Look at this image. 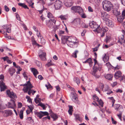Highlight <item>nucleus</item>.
<instances>
[{
  "label": "nucleus",
  "instance_id": "nucleus-39",
  "mask_svg": "<svg viewBox=\"0 0 125 125\" xmlns=\"http://www.w3.org/2000/svg\"><path fill=\"white\" fill-rule=\"evenodd\" d=\"M27 1L28 3L29 6L31 7L32 8H33V5L34 4V3L32 2L31 1Z\"/></svg>",
  "mask_w": 125,
  "mask_h": 125
},
{
  "label": "nucleus",
  "instance_id": "nucleus-36",
  "mask_svg": "<svg viewBox=\"0 0 125 125\" xmlns=\"http://www.w3.org/2000/svg\"><path fill=\"white\" fill-rule=\"evenodd\" d=\"M38 105L41 106L42 107V108L43 109H45L46 108L45 105L42 103H39L38 104Z\"/></svg>",
  "mask_w": 125,
  "mask_h": 125
},
{
  "label": "nucleus",
  "instance_id": "nucleus-9",
  "mask_svg": "<svg viewBox=\"0 0 125 125\" xmlns=\"http://www.w3.org/2000/svg\"><path fill=\"white\" fill-rule=\"evenodd\" d=\"M118 43L121 44H123L124 46H125V40L124 39V35H122L119 37Z\"/></svg>",
  "mask_w": 125,
  "mask_h": 125
},
{
  "label": "nucleus",
  "instance_id": "nucleus-45",
  "mask_svg": "<svg viewBox=\"0 0 125 125\" xmlns=\"http://www.w3.org/2000/svg\"><path fill=\"white\" fill-rule=\"evenodd\" d=\"M122 111H120V114L119 115H117V116H118L119 118L121 120H122L121 117Z\"/></svg>",
  "mask_w": 125,
  "mask_h": 125
},
{
  "label": "nucleus",
  "instance_id": "nucleus-3",
  "mask_svg": "<svg viewBox=\"0 0 125 125\" xmlns=\"http://www.w3.org/2000/svg\"><path fill=\"white\" fill-rule=\"evenodd\" d=\"M101 67L102 66H97L96 65L94 66L93 69V70L92 72V74L95 78H98L100 76L97 75L96 74V72L98 70L100 71Z\"/></svg>",
  "mask_w": 125,
  "mask_h": 125
},
{
  "label": "nucleus",
  "instance_id": "nucleus-26",
  "mask_svg": "<svg viewBox=\"0 0 125 125\" xmlns=\"http://www.w3.org/2000/svg\"><path fill=\"white\" fill-rule=\"evenodd\" d=\"M15 70L13 68H9L8 70V72L10 73L11 76H12L13 74L15 72Z\"/></svg>",
  "mask_w": 125,
  "mask_h": 125
},
{
  "label": "nucleus",
  "instance_id": "nucleus-6",
  "mask_svg": "<svg viewBox=\"0 0 125 125\" xmlns=\"http://www.w3.org/2000/svg\"><path fill=\"white\" fill-rule=\"evenodd\" d=\"M16 100L14 99H11L10 100V102L8 103V108H11L14 109L16 107V105L15 104V101Z\"/></svg>",
  "mask_w": 125,
  "mask_h": 125
},
{
  "label": "nucleus",
  "instance_id": "nucleus-47",
  "mask_svg": "<svg viewBox=\"0 0 125 125\" xmlns=\"http://www.w3.org/2000/svg\"><path fill=\"white\" fill-rule=\"evenodd\" d=\"M99 103V104L101 106L103 107V103L102 100L100 99L99 100H98V101H97Z\"/></svg>",
  "mask_w": 125,
  "mask_h": 125
},
{
  "label": "nucleus",
  "instance_id": "nucleus-64",
  "mask_svg": "<svg viewBox=\"0 0 125 125\" xmlns=\"http://www.w3.org/2000/svg\"><path fill=\"white\" fill-rule=\"evenodd\" d=\"M1 58L3 59L4 61H5L7 60L8 58V57L7 56H6L5 57H2Z\"/></svg>",
  "mask_w": 125,
  "mask_h": 125
},
{
  "label": "nucleus",
  "instance_id": "nucleus-62",
  "mask_svg": "<svg viewBox=\"0 0 125 125\" xmlns=\"http://www.w3.org/2000/svg\"><path fill=\"white\" fill-rule=\"evenodd\" d=\"M29 108L30 109V110L31 112H32V110L33 109V107L32 106H28Z\"/></svg>",
  "mask_w": 125,
  "mask_h": 125
},
{
  "label": "nucleus",
  "instance_id": "nucleus-14",
  "mask_svg": "<svg viewBox=\"0 0 125 125\" xmlns=\"http://www.w3.org/2000/svg\"><path fill=\"white\" fill-rule=\"evenodd\" d=\"M92 28L94 29V31H96L98 33H100L101 31V28L100 26L96 24L95 22V24L94 25Z\"/></svg>",
  "mask_w": 125,
  "mask_h": 125
},
{
  "label": "nucleus",
  "instance_id": "nucleus-28",
  "mask_svg": "<svg viewBox=\"0 0 125 125\" xmlns=\"http://www.w3.org/2000/svg\"><path fill=\"white\" fill-rule=\"evenodd\" d=\"M103 59L104 62H107L109 60V57L106 54H105L104 56L103 57Z\"/></svg>",
  "mask_w": 125,
  "mask_h": 125
},
{
  "label": "nucleus",
  "instance_id": "nucleus-17",
  "mask_svg": "<svg viewBox=\"0 0 125 125\" xmlns=\"http://www.w3.org/2000/svg\"><path fill=\"white\" fill-rule=\"evenodd\" d=\"M73 23L75 26H79L80 24V20L79 18H76L74 20Z\"/></svg>",
  "mask_w": 125,
  "mask_h": 125
},
{
  "label": "nucleus",
  "instance_id": "nucleus-51",
  "mask_svg": "<svg viewBox=\"0 0 125 125\" xmlns=\"http://www.w3.org/2000/svg\"><path fill=\"white\" fill-rule=\"evenodd\" d=\"M42 113L43 116L44 115H49V114L47 112H41Z\"/></svg>",
  "mask_w": 125,
  "mask_h": 125
},
{
  "label": "nucleus",
  "instance_id": "nucleus-31",
  "mask_svg": "<svg viewBox=\"0 0 125 125\" xmlns=\"http://www.w3.org/2000/svg\"><path fill=\"white\" fill-rule=\"evenodd\" d=\"M18 4L19 6L22 7L25 9H29V8L27 7V6L24 3H18Z\"/></svg>",
  "mask_w": 125,
  "mask_h": 125
},
{
  "label": "nucleus",
  "instance_id": "nucleus-59",
  "mask_svg": "<svg viewBox=\"0 0 125 125\" xmlns=\"http://www.w3.org/2000/svg\"><path fill=\"white\" fill-rule=\"evenodd\" d=\"M104 87V85L102 83H100V88L102 89V90H103V88Z\"/></svg>",
  "mask_w": 125,
  "mask_h": 125
},
{
  "label": "nucleus",
  "instance_id": "nucleus-42",
  "mask_svg": "<svg viewBox=\"0 0 125 125\" xmlns=\"http://www.w3.org/2000/svg\"><path fill=\"white\" fill-rule=\"evenodd\" d=\"M34 101L36 104H37L38 103L39 104V103H41V99L40 98H38V99L35 98Z\"/></svg>",
  "mask_w": 125,
  "mask_h": 125
},
{
  "label": "nucleus",
  "instance_id": "nucleus-1",
  "mask_svg": "<svg viewBox=\"0 0 125 125\" xmlns=\"http://www.w3.org/2000/svg\"><path fill=\"white\" fill-rule=\"evenodd\" d=\"M102 3L103 7L105 10L109 11L113 9V5L110 1L105 0Z\"/></svg>",
  "mask_w": 125,
  "mask_h": 125
},
{
  "label": "nucleus",
  "instance_id": "nucleus-23",
  "mask_svg": "<svg viewBox=\"0 0 125 125\" xmlns=\"http://www.w3.org/2000/svg\"><path fill=\"white\" fill-rule=\"evenodd\" d=\"M33 86H32L30 89H28L27 90V91H28V94L29 95H30L31 93L33 95H34V94L36 92V91L33 90L31 89L33 88Z\"/></svg>",
  "mask_w": 125,
  "mask_h": 125
},
{
  "label": "nucleus",
  "instance_id": "nucleus-34",
  "mask_svg": "<svg viewBox=\"0 0 125 125\" xmlns=\"http://www.w3.org/2000/svg\"><path fill=\"white\" fill-rule=\"evenodd\" d=\"M108 30V28L106 27H103L102 28V29H101V32L103 31L104 32H106Z\"/></svg>",
  "mask_w": 125,
  "mask_h": 125
},
{
  "label": "nucleus",
  "instance_id": "nucleus-61",
  "mask_svg": "<svg viewBox=\"0 0 125 125\" xmlns=\"http://www.w3.org/2000/svg\"><path fill=\"white\" fill-rule=\"evenodd\" d=\"M38 1L37 2V3L40 2L42 3V4H44V2L43 0H37Z\"/></svg>",
  "mask_w": 125,
  "mask_h": 125
},
{
  "label": "nucleus",
  "instance_id": "nucleus-32",
  "mask_svg": "<svg viewBox=\"0 0 125 125\" xmlns=\"http://www.w3.org/2000/svg\"><path fill=\"white\" fill-rule=\"evenodd\" d=\"M19 115L20 118L21 119H22L23 118V110H21L19 113Z\"/></svg>",
  "mask_w": 125,
  "mask_h": 125
},
{
  "label": "nucleus",
  "instance_id": "nucleus-50",
  "mask_svg": "<svg viewBox=\"0 0 125 125\" xmlns=\"http://www.w3.org/2000/svg\"><path fill=\"white\" fill-rule=\"evenodd\" d=\"M93 98L94 100H96L97 101H98L99 98L97 96H96L95 95H94L93 96Z\"/></svg>",
  "mask_w": 125,
  "mask_h": 125
},
{
  "label": "nucleus",
  "instance_id": "nucleus-63",
  "mask_svg": "<svg viewBox=\"0 0 125 125\" xmlns=\"http://www.w3.org/2000/svg\"><path fill=\"white\" fill-rule=\"evenodd\" d=\"M22 104L20 102H19L18 104V108H21L22 106Z\"/></svg>",
  "mask_w": 125,
  "mask_h": 125
},
{
  "label": "nucleus",
  "instance_id": "nucleus-29",
  "mask_svg": "<svg viewBox=\"0 0 125 125\" xmlns=\"http://www.w3.org/2000/svg\"><path fill=\"white\" fill-rule=\"evenodd\" d=\"M41 112V111L39 112H37L36 114L37 116L40 119L43 116L42 113Z\"/></svg>",
  "mask_w": 125,
  "mask_h": 125
},
{
  "label": "nucleus",
  "instance_id": "nucleus-56",
  "mask_svg": "<svg viewBox=\"0 0 125 125\" xmlns=\"http://www.w3.org/2000/svg\"><path fill=\"white\" fill-rule=\"evenodd\" d=\"M82 26L83 27L87 28L88 27V25H86L84 23H82Z\"/></svg>",
  "mask_w": 125,
  "mask_h": 125
},
{
  "label": "nucleus",
  "instance_id": "nucleus-10",
  "mask_svg": "<svg viewBox=\"0 0 125 125\" xmlns=\"http://www.w3.org/2000/svg\"><path fill=\"white\" fill-rule=\"evenodd\" d=\"M71 98L72 101L75 103H77L78 98L77 95L75 93H72L71 95Z\"/></svg>",
  "mask_w": 125,
  "mask_h": 125
},
{
  "label": "nucleus",
  "instance_id": "nucleus-38",
  "mask_svg": "<svg viewBox=\"0 0 125 125\" xmlns=\"http://www.w3.org/2000/svg\"><path fill=\"white\" fill-rule=\"evenodd\" d=\"M73 4V2L71 1H70L69 2H68V3H66V6L68 7H71Z\"/></svg>",
  "mask_w": 125,
  "mask_h": 125
},
{
  "label": "nucleus",
  "instance_id": "nucleus-20",
  "mask_svg": "<svg viewBox=\"0 0 125 125\" xmlns=\"http://www.w3.org/2000/svg\"><path fill=\"white\" fill-rule=\"evenodd\" d=\"M46 25L48 27L50 28H53L54 26L52 22L50 20L47 23Z\"/></svg>",
  "mask_w": 125,
  "mask_h": 125
},
{
  "label": "nucleus",
  "instance_id": "nucleus-49",
  "mask_svg": "<svg viewBox=\"0 0 125 125\" xmlns=\"http://www.w3.org/2000/svg\"><path fill=\"white\" fill-rule=\"evenodd\" d=\"M37 35L39 38L40 39L43 37L41 34L40 32L38 31L37 32Z\"/></svg>",
  "mask_w": 125,
  "mask_h": 125
},
{
  "label": "nucleus",
  "instance_id": "nucleus-13",
  "mask_svg": "<svg viewBox=\"0 0 125 125\" xmlns=\"http://www.w3.org/2000/svg\"><path fill=\"white\" fill-rule=\"evenodd\" d=\"M109 17V15L106 13H101V18L104 21H107L108 20Z\"/></svg>",
  "mask_w": 125,
  "mask_h": 125
},
{
  "label": "nucleus",
  "instance_id": "nucleus-33",
  "mask_svg": "<svg viewBox=\"0 0 125 125\" xmlns=\"http://www.w3.org/2000/svg\"><path fill=\"white\" fill-rule=\"evenodd\" d=\"M27 121L29 123H33V121L32 119V117H31L27 118Z\"/></svg>",
  "mask_w": 125,
  "mask_h": 125
},
{
  "label": "nucleus",
  "instance_id": "nucleus-22",
  "mask_svg": "<svg viewBox=\"0 0 125 125\" xmlns=\"http://www.w3.org/2000/svg\"><path fill=\"white\" fill-rule=\"evenodd\" d=\"M115 109L117 111L119 110V111H121L123 110V108L120 107V105L118 104H116L114 106Z\"/></svg>",
  "mask_w": 125,
  "mask_h": 125
},
{
  "label": "nucleus",
  "instance_id": "nucleus-37",
  "mask_svg": "<svg viewBox=\"0 0 125 125\" xmlns=\"http://www.w3.org/2000/svg\"><path fill=\"white\" fill-rule=\"evenodd\" d=\"M78 51L77 50H76L72 54V56L75 58L77 57V54L78 53Z\"/></svg>",
  "mask_w": 125,
  "mask_h": 125
},
{
  "label": "nucleus",
  "instance_id": "nucleus-55",
  "mask_svg": "<svg viewBox=\"0 0 125 125\" xmlns=\"http://www.w3.org/2000/svg\"><path fill=\"white\" fill-rule=\"evenodd\" d=\"M4 9L5 11L7 12H8L9 10V8L6 5L4 6Z\"/></svg>",
  "mask_w": 125,
  "mask_h": 125
},
{
  "label": "nucleus",
  "instance_id": "nucleus-11",
  "mask_svg": "<svg viewBox=\"0 0 125 125\" xmlns=\"http://www.w3.org/2000/svg\"><path fill=\"white\" fill-rule=\"evenodd\" d=\"M0 87L1 92L4 91L7 88V86L5 85L3 80H1L0 81Z\"/></svg>",
  "mask_w": 125,
  "mask_h": 125
},
{
  "label": "nucleus",
  "instance_id": "nucleus-53",
  "mask_svg": "<svg viewBox=\"0 0 125 125\" xmlns=\"http://www.w3.org/2000/svg\"><path fill=\"white\" fill-rule=\"evenodd\" d=\"M59 17L62 20H66V16L65 15H61Z\"/></svg>",
  "mask_w": 125,
  "mask_h": 125
},
{
  "label": "nucleus",
  "instance_id": "nucleus-19",
  "mask_svg": "<svg viewBox=\"0 0 125 125\" xmlns=\"http://www.w3.org/2000/svg\"><path fill=\"white\" fill-rule=\"evenodd\" d=\"M121 72L120 71H118L115 73L114 76L116 79H118L121 76Z\"/></svg>",
  "mask_w": 125,
  "mask_h": 125
},
{
  "label": "nucleus",
  "instance_id": "nucleus-52",
  "mask_svg": "<svg viewBox=\"0 0 125 125\" xmlns=\"http://www.w3.org/2000/svg\"><path fill=\"white\" fill-rule=\"evenodd\" d=\"M50 117L49 116H47L46 117H43L42 118V120L43 121H45L47 119H50Z\"/></svg>",
  "mask_w": 125,
  "mask_h": 125
},
{
  "label": "nucleus",
  "instance_id": "nucleus-43",
  "mask_svg": "<svg viewBox=\"0 0 125 125\" xmlns=\"http://www.w3.org/2000/svg\"><path fill=\"white\" fill-rule=\"evenodd\" d=\"M47 17L49 19H51L53 17L52 14L50 12H48L47 14Z\"/></svg>",
  "mask_w": 125,
  "mask_h": 125
},
{
  "label": "nucleus",
  "instance_id": "nucleus-7",
  "mask_svg": "<svg viewBox=\"0 0 125 125\" xmlns=\"http://www.w3.org/2000/svg\"><path fill=\"white\" fill-rule=\"evenodd\" d=\"M46 53L43 51L40 50L39 51V56L42 61H45L46 60Z\"/></svg>",
  "mask_w": 125,
  "mask_h": 125
},
{
  "label": "nucleus",
  "instance_id": "nucleus-30",
  "mask_svg": "<svg viewBox=\"0 0 125 125\" xmlns=\"http://www.w3.org/2000/svg\"><path fill=\"white\" fill-rule=\"evenodd\" d=\"M73 81L74 82H76L78 85L80 83V82L79 79L77 77H75L74 78Z\"/></svg>",
  "mask_w": 125,
  "mask_h": 125
},
{
  "label": "nucleus",
  "instance_id": "nucleus-35",
  "mask_svg": "<svg viewBox=\"0 0 125 125\" xmlns=\"http://www.w3.org/2000/svg\"><path fill=\"white\" fill-rule=\"evenodd\" d=\"M87 62L88 63L90 66L91 67L92 66V64L93 63L92 62V60L91 58H89L86 60Z\"/></svg>",
  "mask_w": 125,
  "mask_h": 125
},
{
  "label": "nucleus",
  "instance_id": "nucleus-48",
  "mask_svg": "<svg viewBox=\"0 0 125 125\" xmlns=\"http://www.w3.org/2000/svg\"><path fill=\"white\" fill-rule=\"evenodd\" d=\"M36 63L37 64V65L40 68H41L42 67V65L41 63L40 62L38 61Z\"/></svg>",
  "mask_w": 125,
  "mask_h": 125
},
{
  "label": "nucleus",
  "instance_id": "nucleus-54",
  "mask_svg": "<svg viewBox=\"0 0 125 125\" xmlns=\"http://www.w3.org/2000/svg\"><path fill=\"white\" fill-rule=\"evenodd\" d=\"M48 84H46L45 86L47 87V89L48 88H51L52 87V86L51 85L49 84V83H47Z\"/></svg>",
  "mask_w": 125,
  "mask_h": 125
},
{
  "label": "nucleus",
  "instance_id": "nucleus-58",
  "mask_svg": "<svg viewBox=\"0 0 125 125\" xmlns=\"http://www.w3.org/2000/svg\"><path fill=\"white\" fill-rule=\"evenodd\" d=\"M15 14H16V18L19 21H20L21 19L19 15L17 13H16Z\"/></svg>",
  "mask_w": 125,
  "mask_h": 125
},
{
  "label": "nucleus",
  "instance_id": "nucleus-21",
  "mask_svg": "<svg viewBox=\"0 0 125 125\" xmlns=\"http://www.w3.org/2000/svg\"><path fill=\"white\" fill-rule=\"evenodd\" d=\"M113 76V75L111 74H107L104 75V77L106 79L109 80L112 79Z\"/></svg>",
  "mask_w": 125,
  "mask_h": 125
},
{
  "label": "nucleus",
  "instance_id": "nucleus-16",
  "mask_svg": "<svg viewBox=\"0 0 125 125\" xmlns=\"http://www.w3.org/2000/svg\"><path fill=\"white\" fill-rule=\"evenodd\" d=\"M69 37L66 36H62L61 39L62 43L63 44H65L67 42H68Z\"/></svg>",
  "mask_w": 125,
  "mask_h": 125
},
{
  "label": "nucleus",
  "instance_id": "nucleus-4",
  "mask_svg": "<svg viewBox=\"0 0 125 125\" xmlns=\"http://www.w3.org/2000/svg\"><path fill=\"white\" fill-rule=\"evenodd\" d=\"M72 10L75 12H77L79 14L83 12V9L80 6H73L71 8Z\"/></svg>",
  "mask_w": 125,
  "mask_h": 125
},
{
  "label": "nucleus",
  "instance_id": "nucleus-2",
  "mask_svg": "<svg viewBox=\"0 0 125 125\" xmlns=\"http://www.w3.org/2000/svg\"><path fill=\"white\" fill-rule=\"evenodd\" d=\"M20 86H25L23 87L22 89L24 93H27L28 89H30L32 87V85L30 83V81L27 82L26 84H21Z\"/></svg>",
  "mask_w": 125,
  "mask_h": 125
},
{
  "label": "nucleus",
  "instance_id": "nucleus-60",
  "mask_svg": "<svg viewBox=\"0 0 125 125\" xmlns=\"http://www.w3.org/2000/svg\"><path fill=\"white\" fill-rule=\"evenodd\" d=\"M64 31L62 30H60L59 31V33L60 35L63 34H64Z\"/></svg>",
  "mask_w": 125,
  "mask_h": 125
},
{
  "label": "nucleus",
  "instance_id": "nucleus-44",
  "mask_svg": "<svg viewBox=\"0 0 125 125\" xmlns=\"http://www.w3.org/2000/svg\"><path fill=\"white\" fill-rule=\"evenodd\" d=\"M40 39H41V43L43 44H44L46 42L45 40V39L43 37L41 38H40Z\"/></svg>",
  "mask_w": 125,
  "mask_h": 125
},
{
  "label": "nucleus",
  "instance_id": "nucleus-5",
  "mask_svg": "<svg viewBox=\"0 0 125 125\" xmlns=\"http://www.w3.org/2000/svg\"><path fill=\"white\" fill-rule=\"evenodd\" d=\"M6 93L8 96L10 98H12L14 99V98H17L16 94L12 91H10L9 90H7L6 91Z\"/></svg>",
  "mask_w": 125,
  "mask_h": 125
},
{
  "label": "nucleus",
  "instance_id": "nucleus-15",
  "mask_svg": "<svg viewBox=\"0 0 125 125\" xmlns=\"http://www.w3.org/2000/svg\"><path fill=\"white\" fill-rule=\"evenodd\" d=\"M3 113H4V116L5 117L11 115L12 114V111L9 110L4 111Z\"/></svg>",
  "mask_w": 125,
  "mask_h": 125
},
{
  "label": "nucleus",
  "instance_id": "nucleus-25",
  "mask_svg": "<svg viewBox=\"0 0 125 125\" xmlns=\"http://www.w3.org/2000/svg\"><path fill=\"white\" fill-rule=\"evenodd\" d=\"M107 24L109 27H112L114 25V23L112 22V21L109 20L107 23Z\"/></svg>",
  "mask_w": 125,
  "mask_h": 125
},
{
  "label": "nucleus",
  "instance_id": "nucleus-24",
  "mask_svg": "<svg viewBox=\"0 0 125 125\" xmlns=\"http://www.w3.org/2000/svg\"><path fill=\"white\" fill-rule=\"evenodd\" d=\"M124 19V17L123 16H119L117 18V20L120 23L122 22L123 20Z\"/></svg>",
  "mask_w": 125,
  "mask_h": 125
},
{
  "label": "nucleus",
  "instance_id": "nucleus-57",
  "mask_svg": "<svg viewBox=\"0 0 125 125\" xmlns=\"http://www.w3.org/2000/svg\"><path fill=\"white\" fill-rule=\"evenodd\" d=\"M94 66H99L100 65H99L97 62V60L95 59H94Z\"/></svg>",
  "mask_w": 125,
  "mask_h": 125
},
{
  "label": "nucleus",
  "instance_id": "nucleus-8",
  "mask_svg": "<svg viewBox=\"0 0 125 125\" xmlns=\"http://www.w3.org/2000/svg\"><path fill=\"white\" fill-rule=\"evenodd\" d=\"M54 6L56 9H59L62 7V2L60 0H56L54 2Z\"/></svg>",
  "mask_w": 125,
  "mask_h": 125
},
{
  "label": "nucleus",
  "instance_id": "nucleus-12",
  "mask_svg": "<svg viewBox=\"0 0 125 125\" xmlns=\"http://www.w3.org/2000/svg\"><path fill=\"white\" fill-rule=\"evenodd\" d=\"M68 42L69 43H72L74 44H76L78 43V41H77V39L74 37H69Z\"/></svg>",
  "mask_w": 125,
  "mask_h": 125
},
{
  "label": "nucleus",
  "instance_id": "nucleus-27",
  "mask_svg": "<svg viewBox=\"0 0 125 125\" xmlns=\"http://www.w3.org/2000/svg\"><path fill=\"white\" fill-rule=\"evenodd\" d=\"M74 116L75 118V119L76 121L78 120L80 121L81 122L82 120V119L80 117L79 115L78 114H75Z\"/></svg>",
  "mask_w": 125,
  "mask_h": 125
},
{
  "label": "nucleus",
  "instance_id": "nucleus-40",
  "mask_svg": "<svg viewBox=\"0 0 125 125\" xmlns=\"http://www.w3.org/2000/svg\"><path fill=\"white\" fill-rule=\"evenodd\" d=\"M52 117L53 119V120L55 121L57 119L58 117L56 114H53L52 115Z\"/></svg>",
  "mask_w": 125,
  "mask_h": 125
},
{
  "label": "nucleus",
  "instance_id": "nucleus-41",
  "mask_svg": "<svg viewBox=\"0 0 125 125\" xmlns=\"http://www.w3.org/2000/svg\"><path fill=\"white\" fill-rule=\"evenodd\" d=\"M95 24V22L94 21L90 22L89 23V25L91 28H93L94 25Z\"/></svg>",
  "mask_w": 125,
  "mask_h": 125
},
{
  "label": "nucleus",
  "instance_id": "nucleus-18",
  "mask_svg": "<svg viewBox=\"0 0 125 125\" xmlns=\"http://www.w3.org/2000/svg\"><path fill=\"white\" fill-rule=\"evenodd\" d=\"M31 69V72L33 73V75L36 78H37V75L39 73L37 70L34 68H32Z\"/></svg>",
  "mask_w": 125,
  "mask_h": 125
},
{
  "label": "nucleus",
  "instance_id": "nucleus-46",
  "mask_svg": "<svg viewBox=\"0 0 125 125\" xmlns=\"http://www.w3.org/2000/svg\"><path fill=\"white\" fill-rule=\"evenodd\" d=\"M50 20L52 22H53L54 25L55 24L56 21L55 19L53 18V17L51 19V20Z\"/></svg>",
  "mask_w": 125,
  "mask_h": 125
}]
</instances>
